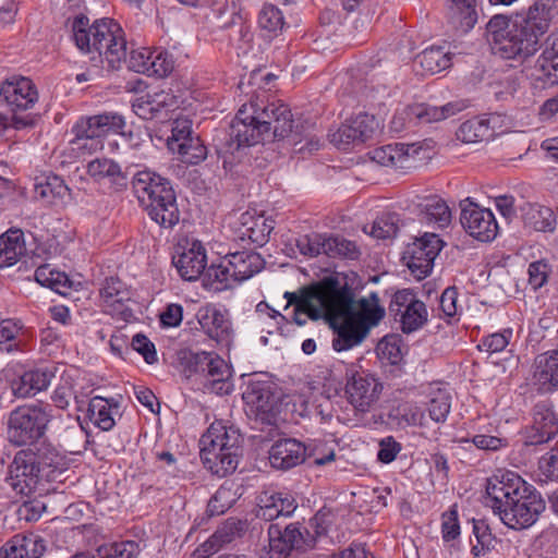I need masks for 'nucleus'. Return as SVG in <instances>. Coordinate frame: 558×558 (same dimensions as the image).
I'll return each mask as SVG.
<instances>
[{
    "label": "nucleus",
    "mask_w": 558,
    "mask_h": 558,
    "mask_svg": "<svg viewBox=\"0 0 558 558\" xmlns=\"http://www.w3.org/2000/svg\"><path fill=\"white\" fill-rule=\"evenodd\" d=\"M246 414L271 424L276 417V397L268 381L250 380L242 393Z\"/></svg>",
    "instance_id": "18"
},
{
    "label": "nucleus",
    "mask_w": 558,
    "mask_h": 558,
    "mask_svg": "<svg viewBox=\"0 0 558 558\" xmlns=\"http://www.w3.org/2000/svg\"><path fill=\"white\" fill-rule=\"evenodd\" d=\"M378 357L391 365L402 361L401 339L396 335L384 337L376 347Z\"/></svg>",
    "instance_id": "49"
},
{
    "label": "nucleus",
    "mask_w": 558,
    "mask_h": 558,
    "mask_svg": "<svg viewBox=\"0 0 558 558\" xmlns=\"http://www.w3.org/2000/svg\"><path fill=\"white\" fill-rule=\"evenodd\" d=\"M384 316L385 308L379 305V298L375 292L353 304L352 317L360 326H367V333L371 327L378 325Z\"/></svg>",
    "instance_id": "35"
},
{
    "label": "nucleus",
    "mask_w": 558,
    "mask_h": 558,
    "mask_svg": "<svg viewBox=\"0 0 558 558\" xmlns=\"http://www.w3.org/2000/svg\"><path fill=\"white\" fill-rule=\"evenodd\" d=\"M246 527V521L240 519L229 518L223 521L211 535V555L223 545L242 537Z\"/></svg>",
    "instance_id": "38"
},
{
    "label": "nucleus",
    "mask_w": 558,
    "mask_h": 558,
    "mask_svg": "<svg viewBox=\"0 0 558 558\" xmlns=\"http://www.w3.org/2000/svg\"><path fill=\"white\" fill-rule=\"evenodd\" d=\"M100 296L104 302H111L119 299L120 301H130L131 292L126 284L118 277H107L100 288Z\"/></svg>",
    "instance_id": "55"
},
{
    "label": "nucleus",
    "mask_w": 558,
    "mask_h": 558,
    "mask_svg": "<svg viewBox=\"0 0 558 558\" xmlns=\"http://www.w3.org/2000/svg\"><path fill=\"white\" fill-rule=\"evenodd\" d=\"M326 235L322 233H311L301 235L296 239L295 245L304 256L315 257L325 254Z\"/></svg>",
    "instance_id": "53"
},
{
    "label": "nucleus",
    "mask_w": 558,
    "mask_h": 558,
    "mask_svg": "<svg viewBox=\"0 0 558 558\" xmlns=\"http://www.w3.org/2000/svg\"><path fill=\"white\" fill-rule=\"evenodd\" d=\"M119 403L114 398L93 397L87 403V417L99 429L109 432L116 425L113 414L118 412Z\"/></svg>",
    "instance_id": "32"
},
{
    "label": "nucleus",
    "mask_w": 558,
    "mask_h": 558,
    "mask_svg": "<svg viewBox=\"0 0 558 558\" xmlns=\"http://www.w3.org/2000/svg\"><path fill=\"white\" fill-rule=\"evenodd\" d=\"M274 228V219L246 211L241 215L239 234L241 240L248 239L253 244L260 247L269 241Z\"/></svg>",
    "instance_id": "29"
},
{
    "label": "nucleus",
    "mask_w": 558,
    "mask_h": 558,
    "mask_svg": "<svg viewBox=\"0 0 558 558\" xmlns=\"http://www.w3.org/2000/svg\"><path fill=\"white\" fill-rule=\"evenodd\" d=\"M530 7L511 15L496 14L486 24L488 43L494 56L506 60L524 61L535 54L541 39L548 31L547 13L538 15Z\"/></svg>",
    "instance_id": "3"
},
{
    "label": "nucleus",
    "mask_w": 558,
    "mask_h": 558,
    "mask_svg": "<svg viewBox=\"0 0 558 558\" xmlns=\"http://www.w3.org/2000/svg\"><path fill=\"white\" fill-rule=\"evenodd\" d=\"M501 122L499 113L474 117L463 122L457 131L458 140L463 143H477L494 136L495 130Z\"/></svg>",
    "instance_id": "26"
},
{
    "label": "nucleus",
    "mask_w": 558,
    "mask_h": 558,
    "mask_svg": "<svg viewBox=\"0 0 558 558\" xmlns=\"http://www.w3.org/2000/svg\"><path fill=\"white\" fill-rule=\"evenodd\" d=\"M68 192L69 187L58 175L47 177L44 182H38L35 184V194L40 198H62L65 194H68Z\"/></svg>",
    "instance_id": "52"
},
{
    "label": "nucleus",
    "mask_w": 558,
    "mask_h": 558,
    "mask_svg": "<svg viewBox=\"0 0 558 558\" xmlns=\"http://www.w3.org/2000/svg\"><path fill=\"white\" fill-rule=\"evenodd\" d=\"M289 136L294 144L302 141L293 131L288 105L256 94L250 96L227 126L215 129L213 142L223 169L231 171L238 165L251 163L252 148L256 145Z\"/></svg>",
    "instance_id": "1"
},
{
    "label": "nucleus",
    "mask_w": 558,
    "mask_h": 558,
    "mask_svg": "<svg viewBox=\"0 0 558 558\" xmlns=\"http://www.w3.org/2000/svg\"><path fill=\"white\" fill-rule=\"evenodd\" d=\"M51 418L49 405L17 407L9 414L7 439L15 447L34 445L46 435Z\"/></svg>",
    "instance_id": "8"
},
{
    "label": "nucleus",
    "mask_w": 558,
    "mask_h": 558,
    "mask_svg": "<svg viewBox=\"0 0 558 558\" xmlns=\"http://www.w3.org/2000/svg\"><path fill=\"white\" fill-rule=\"evenodd\" d=\"M486 494L494 513L515 531L534 525L546 509L542 494L511 471H500L489 477Z\"/></svg>",
    "instance_id": "4"
},
{
    "label": "nucleus",
    "mask_w": 558,
    "mask_h": 558,
    "mask_svg": "<svg viewBox=\"0 0 558 558\" xmlns=\"http://www.w3.org/2000/svg\"><path fill=\"white\" fill-rule=\"evenodd\" d=\"M403 146L399 143L388 144L376 148L373 151V159L383 166H391L401 169H410L411 165H403L402 155Z\"/></svg>",
    "instance_id": "48"
},
{
    "label": "nucleus",
    "mask_w": 558,
    "mask_h": 558,
    "mask_svg": "<svg viewBox=\"0 0 558 558\" xmlns=\"http://www.w3.org/2000/svg\"><path fill=\"white\" fill-rule=\"evenodd\" d=\"M532 424L523 432L524 445L537 446L551 440L558 433V418L548 401H539L532 409Z\"/></svg>",
    "instance_id": "19"
},
{
    "label": "nucleus",
    "mask_w": 558,
    "mask_h": 558,
    "mask_svg": "<svg viewBox=\"0 0 558 558\" xmlns=\"http://www.w3.org/2000/svg\"><path fill=\"white\" fill-rule=\"evenodd\" d=\"M239 495L233 489V484L228 485L226 482L221 485L214 496H211V517L215 514H223L238 500Z\"/></svg>",
    "instance_id": "51"
},
{
    "label": "nucleus",
    "mask_w": 558,
    "mask_h": 558,
    "mask_svg": "<svg viewBox=\"0 0 558 558\" xmlns=\"http://www.w3.org/2000/svg\"><path fill=\"white\" fill-rule=\"evenodd\" d=\"M172 263L184 280L193 281L203 275V284L207 287L209 276L204 274L207 255L206 248L199 240H192L189 248L178 246Z\"/></svg>",
    "instance_id": "20"
},
{
    "label": "nucleus",
    "mask_w": 558,
    "mask_h": 558,
    "mask_svg": "<svg viewBox=\"0 0 558 558\" xmlns=\"http://www.w3.org/2000/svg\"><path fill=\"white\" fill-rule=\"evenodd\" d=\"M232 367L221 356L211 355V392L227 396L233 391Z\"/></svg>",
    "instance_id": "37"
},
{
    "label": "nucleus",
    "mask_w": 558,
    "mask_h": 558,
    "mask_svg": "<svg viewBox=\"0 0 558 558\" xmlns=\"http://www.w3.org/2000/svg\"><path fill=\"white\" fill-rule=\"evenodd\" d=\"M399 424L409 426L423 425L424 412L415 403H403L395 410Z\"/></svg>",
    "instance_id": "63"
},
{
    "label": "nucleus",
    "mask_w": 558,
    "mask_h": 558,
    "mask_svg": "<svg viewBox=\"0 0 558 558\" xmlns=\"http://www.w3.org/2000/svg\"><path fill=\"white\" fill-rule=\"evenodd\" d=\"M512 329L506 328L502 331L494 332L484 337L477 348L481 351L493 353L502 352L508 345L512 338Z\"/></svg>",
    "instance_id": "57"
},
{
    "label": "nucleus",
    "mask_w": 558,
    "mask_h": 558,
    "mask_svg": "<svg viewBox=\"0 0 558 558\" xmlns=\"http://www.w3.org/2000/svg\"><path fill=\"white\" fill-rule=\"evenodd\" d=\"M451 409V396L447 389L433 390L427 402V412L432 421L444 423Z\"/></svg>",
    "instance_id": "43"
},
{
    "label": "nucleus",
    "mask_w": 558,
    "mask_h": 558,
    "mask_svg": "<svg viewBox=\"0 0 558 558\" xmlns=\"http://www.w3.org/2000/svg\"><path fill=\"white\" fill-rule=\"evenodd\" d=\"M529 385L541 395L558 389V349L546 351L535 357Z\"/></svg>",
    "instance_id": "22"
},
{
    "label": "nucleus",
    "mask_w": 558,
    "mask_h": 558,
    "mask_svg": "<svg viewBox=\"0 0 558 558\" xmlns=\"http://www.w3.org/2000/svg\"><path fill=\"white\" fill-rule=\"evenodd\" d=\"M427 308L424 302L415 300L411 306L403 311V314L397 319L400 323V329L404 333H411L422 328L427 323Z\"/></svg>",
    "instance_id": "40"
},
{
    "label": "nucleus",
    "mask_w": 558,
    "mask_h": 558,
    "mask_svg": "<svg viewBox=\"0 0 558 558\" xmlns=\"http://www.w3.org/2000/svg\"><path fill=\"white\" fill-rule=\"evenodd\" d=\"M276 78L275 74L265 73L262 69H257L250 73L247 81L242 78L238 84V88L246 95L259 94L260 98H267L266 89Z\"/></svg>",
    "instance_id": "46"
},
{
    "label": "nucleus",
    "mask_w": 558,
    "mask_h": 558,
    "mask_svg": "<svg viewBox=\"0 0 558 558\" xmlns=\"http://www.w3.org/2000/svg\"><path fill=\"white\" fill-rule=\"evenodd\" d=\"M442 241L437 234L426 233L408 246L403 259L411 274L417 279L426 278L434 266V260L441 250Z\"/></svg>",
    "instance_id": "17"
},
{
    "label": "nucleus",
    "mask_w": 558,
    "mask_h": 558,
    "mask_svg": "<svg viewBox=\"0 0 558 558\" xmlns=\"http://www.w3.org/2000/svg\"><path fill=\"white\" fill-rule=\"evenodd\" d=\"M45 550V541L40 536L16 534L0 548V558H40Z\"/></svg>",
    "instance_id": "27"
},
{
    "label": "nucleus",
    "mask_w": 558,
    "mask_h": 558,
    "mask_svg": "<svg viewBox=\"0 0 558 558\" xmlns=\"http://www.w3.org/2000/svg\"><path fill=\"white\" fill-rule=\"evenodd\" d=\"M140 544L134 541H122L111 544L106 555L112 558H136L140 554Z\"/></svg>",
    "instance_id": "64"
},
{
    "label": "nucleus",
    "mask_w": 558,
    "mask_h": 558,
    "mask_svg": "<svg viewBox=\"0 0 558 558\" xmlns=\"http://www.w3.org/2000/svg\"><path fill=\"white\" fill-rule=\"evenodd\" d=\"M416 300L414 292L410 289L397 291L389 303L388 312L395 322L403 314L412 303Z\"/></svg>",
    "instance_id": "62"
},
{
    "label": "nucleus",
    "mask_w": 558,
    "mask_h": 558,
    "mask_svg": "<svg viewBox=\"0 0 558 558\" xmlns=\"http://www.w3.org/2000/svg\"><path fill=\"white\" fill-rule=\"evenodd\" d=\"M179 361L191 388L205 393L209 388V353L182 350L179 353Z\"/></svg>",
    "instance_id": "23"
},
{
    "label": "nucleus",
    "mask_w": 558,
    "mask_h": 558,
    "mask_svg": "<svg viewBox=\"0 0 558 558\" xmlns=\"http://www.w3.org/2000/svg\"><path fill=\"white\" fill-rule=\"evenodd\" d=\"M380 391L381 385L373 375L355 368L347 371V400L357 412H368L378 400Z\"/></svg>",
    "instance_id": "14"
},
{
    "label": "nucleus",
    "mask_w": 558,
    "mask_h": 558,
    "mask_svg": "<svg viewBox=\"0 0 558 558\" xmlns=\"http://www.w3.org/2000/svg\"><path fill=\"white\" fill-rule=\"evenodd\" d=\"M211 340L227 350L233 341V329L227 310L223 312L215 310L211 317Z\"/></svg>",
    "instance_id": "39"
},
{
    "label": "nucleus",
    "mask_w": 558,
    "mask_h": 558,
    "mask_svg": "<svg viewBox=\"0 0 558 558\" xmlns=\"http://www.w3.org/2000/svg\"><path fill=\"white\" fill-rule=\"evenodd\" d=\"M241 435L222 420L211 423V475L225 477L232 474L241 456Z\"/></svg>",
    "instance_id": "10"
},
{
    "label": "nucleus",
    "mask_w": 558,
    "mask_h": 558,
    "mask_svg": "<svg viewBox=\"0 0 558 558\" xmlns=\"http://www.w3.org/2000/svg\"><path fill=\"white\" fill-rule=\"evenodd\" d=\"M270 551L276 558H288L293 551L305 553L315 547V537L300 523L282 525L279 522L268 526Z\"/></svg>",
    "instance_id": "13"
},
{
    "label": "nucleus",
    "mask_w": 558,
    "mask_h": 558,
    "mask_svg": "<svg viewBox=\"0 0 558 558\" xmlns=\"http://www.w3.org/2000/svg\"><path fill=\"white\" fill-rule=\"evenodd\" d=\"M355 294L348 282H342L339 292L333 295L324 310V319L333 331L332 348L338 351H347L359 345L368 335L367 326H360L352 317Z\"/></svg>",
    "instance_id": "7"
},
{
    "label": "nucleus",
    "mask_w": 558,
    "mask_h": 558,
    "mask_svg": "<svg viewBox=\"0 0 558 558\" xmlns=\"http://www.w3.org/2000/svg\"><path fill=\"white\" fill-rule=\"evenodd\" d=\"M32 331L21 319L7 318L0 320V345L7 353H25L29 351Z\"/></svg>",
    "instance_id": "25"
},
{
    "label": "nucleus",
    "mask_w": 558,
    "mask_h": 558,
    "mask_svg": "<svg viewBox=\"0 0 558 558\" xmlns=\"http://www.w3.org/2000/svg\"><path fill=\"white\" fill-rule=\"evenodd\" d=\"M132 189L148 217L161 228L172 229L180 220L175 192L169 179L150 170L133 174Z\"/></svg>",
    "instance_id": "5"
},
{
    "label": "nucleus",
    "mask_w": 558,
    "mask_h": 558,
    "mask_svg": "<svg viewBox=\"0 0 558 558\" xmlns=\"http://www.w3.org/2000/svg\"><path fill=\"white\" fill-rule=\"evenodd\" d=\"M468 107L469 102L464 99L453 100L439 107L421 102L414 104V107L410 109V114L417 118L425 125L453 117Z\"/></svg>",
    "instance_id": "30"
},
{
    "label": "nucleus",
    "mask_w": 558,
    "mask_h": 558,
    "mask_svg": "<svg viewBox=\"0 0 558 558\" xmlns=\"http://www.w3.org/2000/svg\"><path fill=\"white\" fill-rule=\"evenodd\" d=\"M34 450L31 448L19 450L8 466L5 483L16 495L29 496L40 482L34 464Z\"/></svg>",
    "instance_id": "16"
},
{
    "label": "nucleus",
    "mask_w": 558,
    "mask_h": 558,
    "mask_svg": "<svg viewBox=\"0 0 558 558\" xmlns=\"http://www.w3.org/2000/svg\"><path fill=\"white\" fill-rule=\"evenodd\" d=\"M325 255L331 258L357 259L360 250L354 241L340 235H326Z\"/></svg>",
    "instance_id": "41"
},
{
    "label": "nucleus",
    "mask_w": 558,
    "mask_h": 558,
    "mask_svg": "<svg viewBox=\"0 0 558 558\" xmlns=\"http://www.w3.org/2000/svg\"><path fill=\"white\" fill-rule=\"evenodd\" d=\"M523 220L526 226L542 232L554 230L556 223L550 208L531 204L523 214Z\"/></svg>",
    "instance_id": "44"
},
{
    "label": "nucleus",
    "mask_w": 558,
    "mask_h": 558,
    "mask_svg": "<svg viewBox=\"0 0 558 558\" xmlns=\"http://www.w3.org/2000/svg\"><path fill=\"white\" fill-rule=\"evenodd\" d=\"M38 98L37 86L31 78L14 75L3 81L0 86V99L5 102L9 112L0 114L2 129H33L40 119V114L34 112Z\"/></svg>",
    "instance_id": "6"
},
{
    "label": "nucleus",
    "mask_w": 558,
    "mask_h": 558,
    "mask_svg": "<svg viewBox=\"0 0 558 558\" xmlns=\"http://www.w3.org/2000/svg\"><path fill=\"white\" fill-rule=\"evenodd\" d=\"M461 445H474L480 450L498 451L508 446L506 438L490 436V435H475L472 439L461 438L458 440Z\"/></svg>",
    "instance_id": "61"
},
{
    "label": "nucleus",
    "mask_w": 558,
    "mask_h": 558,
    "mask_svg": "<svg viewBox=\"0 0 558 558\" xmlns=\"http://www.w3.org/2000/svg\"><path fill=\"white\" fill-rule=\"evenodd\" d=\"M149 66L148 76L165 77L172 72L174 61L168 51L154 49Z\"/></svg>",
    "instance_id": "56"
},
{
    "label": "nucleus",
    "mask_w": 558,
    "mask_h": 558,
    "mask_svg": "<svg viewBox=\"0 0 558 558\" xmlns=\"http://www.w3.org/2000/svg\"><path fill=\"white\" fill-rule=\"evenodd\" d=\"M532 76L544 85L558 84V38L546 47L535 62Z\"/></svg>",
    "instance_id": "34"
},
{
    "label": "nucleus",
    "mask_w": 558,
    "mask_h": 558,
    "mask_svg": "<svg viewBox=\"0 0 558 558\" xmlns=\"http://www.w3.org/2000/svg\"><path fill=\"white\" fill-rule=\"evenodd\" d=\"M125 126L124 118L117 112H104L81 118L71 129L74 137L70 141L73 149L92 154L100 148L99 138L112 133H122Z\"/></svg>",
    "instance_id": "9"
},
{
    "label": "nucleus",
    "mask_w": 558,
    "mask_h": 558,
    "mask_svg": "<svg viewBox=\"0 0 558 558\" xmlns=\"http://www.w3.org/2000/svg\"><path fill=\"white\" fill-rule=\"evenodd\" d=\"M87 173L96 181L108 179L116 192L125 191L129 186V171L109 158H96L87 163Z\"/></svg>",
    "instance_id": "28"
},
{
    "label": "nucleus",
    "mask_w": 558,
    "mask_h": 558,
    "mask_svg": "<svg viewBox=\"0 0 558 558\" xmlns=\"http://www.w3.org/2000/svg\"><path fill=\"white\" fill-rule=\"evenodd\" d=\"M473 533L477 541V544L472 547L474 556L477 557L485 554V551L489 550L494 546L495 537L484 520L473 521Z\"/></svg>",
    "instance_id": "59"
},
{
    "label": "nucleus",
    "mask_w": 558,
    "mask_h": 558,
    "mask_svg": "<svg viewBox=\"0 0 558 558\" xmlns=\"http://www.w3.org/2000/svg\"><path fill=\"white\" fill-rule=\"evenodd\" d=\"M375 118L365 112H360L354 118L342 123L337 131L328 136L338 148L347 149L351 144L365 143L374 133Z\"/></svg>",
    "instance_id": "21"
},
{
    "label": "nucleus",
    "mask_w": 558,
    "mask_h": 558,
    "mask_svg": "<svg viewBox=\"0 0 558 558\" xmlns=\"http://www.w3.org/2000/svg\"><path fill=\"white\" fill-rule=\"evenodd\" d=\"M154 97V106L156 107L160 120L162 119V112H173L181 107L183 104V98L181 95L174 94V92L169 89H161L153 94Z\"/></svg>",
    "instance_id": "58"
},
{
    "label": "nucleus",
    "mask_w": 558,
    "mask_h": 558,
    "mask_svg": "<svg viewBox=\"0 0 558 558\" xmlns=\"http://www.w3.org/2000/svg\"><path fill=\"white\" fill-rule=\"evenodd\" d=\"M347 279L343 274L336 272L326 276L298 292H286L284 298L288 304L294 305V310L306 307L312 320H319L325 314L324 310L331 299L341 289L342 282Z\"/></svg>",
    "instance_id": "12"
},
{
    "label": "nucleus",
    "mask_w": 558,
    "mask_h": 558,
    "mask_svg": "<svg viewBox=\"0 0 558 558\" xmlns=\"http://www.w3.org/2000/svg\"><path fill=\"white\" fill-rule=\"evenodd\" d=\"M449 22L461 33L471 31L477 22L475 0H450Z\"/></svg>",
    "instance_id": "36"
},
{
    "label": "nucleus",
    "mask_w": 558,
    "mask_h": 558,
    "mask_svg": "<svg viewBox=\"0 0 558 558\" xmlns=\"http://www.w3.org/2000/svg\"><path fill=\"white\" fill-rule=\"evenodd\" d=\"M263 257L255 252H234L225 265L215 264L211 258V290H231L235 284L253 277L264 268Z\"/></svg>",
    "instance_id": "11"
},
{
    "label": "nucleus",
    "mask_w": 558,
    "mask_h": 558,
    "mask_svg": "<svg viewBox=\"0 0 558 558\" xmlns=\"http://www.w3.org/2000/svg\"><path fill=\"white\" fill-rule=\"evenodd\" d=\"M398 221L397 214H384L374 221L371 234L380 240L395 238L399 231Z\"/></svg>",
    "instance_id": "54"
},
{
    "label": "nucleus",
    "mask_w": 558,
    "mask_h": 558,
    "mask_svg": "<svg viewBox=\"0 0 558 558\" xmlns=\"http://www.w3.org/2000/svg\"><path fill=\"white\" fill-rule=\"evenodd\" d=\"M307 447L294 438H281L269 449L270 465L277 470H290L306 459Z\"/></svg>",
    "instance_id": "24"
},
{
    "label": "nucleus",
    "mask_w": 558,
    "mask_h": 558,
    "mask_svg": "<svg viewBox=\"0 0 558 558\" xmlns=\"http://www.w3.org/2000/svg\"><path fill=\"white\" fill-rule=\"evenodd\" d=\"M421 211L426 220L437 223L440 228L448 226L451 221V211L447 203L439 197H430L421 204Z\"/></svg>",
    "instance_id": "47"
},
{
    "label": "nucleus",
    "mask_w": 558,
    "mask_h": 558,
    "mask_svg": "<svg viewBox=\"0 0 558 558\" xmlns=\"http://www.w3.org/2000/svg\"><path fill=\"white\" fill-rule=\"evenodd\" d=\"M175 150L181 155L184 162L191 165H198L207 156V147L198 137L187 138L182 144H178Z\"/></svg>",
    "instance_id": "50"
},
{
    "label": "nucleus",
    "mask_w": 558,
    "mask_h": 558,
    "mask_svg": "<svg viewBox=\"0 0 558 558\" xmlns=\"http://www.w3.org/2000/svg\"><path fill=\"white\" fill-rule=\"evenodd\" d=\"M192 137V121L182 117L174 118L171 124V136L168 138L169 148L174 151L178 144Z\"/></svg>",
    "instance_id": "60"
},
{
    "label": "nucleus",
    "mask_w": 558,
    "mask_h": 558,
    "mask_svg": "<svg viewBox=\"0 0 558 558\" xmlns=\"http://www.w3.org/2000/svg\"><path fill=\"white\" fill-rule=\"evenodd\" d=\"M71 27L76 47L82 52L97 53L90 58L93 62L99 61L108 71L118 70L125 62L129 70L148 75L153 50H132L126 59L123 29L112 19H100L89 24V19L80 14L74 17Z\"/></svg>",
    "instance_id": "2"
},
{
    "label": "nucleus",
    "mask_w": 558,
    "mask_h": 558,
    "mask_svg": "<svg viewBox=\"0 0 558 558\" xmlns=\"http://www.w3.org/2000/svg\"><path fill=\"white\" fill-rule=\"evenodd\" d=\"M460 222L464 231L481 242H490L498 234V223L492 210L465 198L460 203Z\"/></svg>",
    "instance_id": "15"
},
{
    "label": "nucleus",
    "mask_w": 558,
    "mask_h": 558,
    "mask_svg": "<svg viewBox=\"0 0 558 558\" xmlns=\"http://www.w3.org/2000/svg\"><path fill=\"white\" fill-rule=\"evenodd\" d=\"M257 23L260 29L277 36L286 26L284 17L279 8L271 3H264Z\"/></svg>",
    "instance_id": "45"
},
{
    "label": "nucleus",
    "mask_w": 558,
    "mask_h": 558,
    "mask_svg": "<svg viewBox=\"0 0 558 558\" xmlns=\"http://www.w3.org/2000/svg\"><path fill=\"white\" fill-rule=\"evenodd\" d=\"M34 456V464L40 481H56L63 471V457L51 446L37 448Z\"/></svg>",
    "instance_id": "33"
},
{
    "label": "nucleus",
    "mask_w": 558,
    "mask_h": 558,
    "mask_svg": "<svg viewBox=\"0 0 558 558\" xmlns=\"http://www.w3.org/2000/svg\"><path fill=\"white\" fill-rule=\"evenodd\" d=\"M417 60L424 71L435 74L451 65V58L441 47H430L423 50Z\"/></svg>",
    "instance_id": "42"
},
{
    "label": "nucleus",
    "mask_w": 558,
    "mask_h": 558,
    "mask_svg": "<svg viewBox=\"0 0 558 558\" xmlns=\"http://www.w3.org/2000/svg\"><path fill=\"white\" fill-rule=\"evenodd\" d=\"M27 253L24 232L10 228L0 235V268L11 267Z\"/></svg>",
    "instance_id": "31"
}]
</instances>
